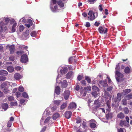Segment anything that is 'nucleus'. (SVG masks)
<instances>
[{
    "label": "nucleus",
    "instance_id": "nucleus-1",
    "mask_svg": "<svg viewBox=\"0 0 132 132\" xmlns=\"http://www.w3.org/2000/svg\"><path fill=\"white\" fill-rule=\"evenodd\" d=\"M5 23H4L3 22H1V23L0 33H1L3 31H5L7 29L6 26L10 21V19L7 18H5Z\"/></svg>",
    "mask_w": 132,
    "mask_h": 132
},
{
    "label": "nucleus",
    "instance_id": "nucleus-2",
    "mask_svg": "<svg viewBox=\"0 0 132 132\" xmlns=\"http://www.w3.org/2000/svg\"><path fill=\"white\" fill-rule=\"evenodd\" d=\"M115 73L116 78L117 81L120 82L125 80V79L123 78L124 75L118 71L116 70L115 72Z\"/></svg>",
    "mask_w": 132,
    "mask_h": 132
},
{
    "label": "nucleus",
    "instance_id": "nucleus-3",
    "mask_svg": "<svg viewBox=\"0 0 132 132\" xmlns=\"http://www.w3.org/2000/svg\"><path fill=\"white\" fill-rule=\"evenodd\" d=\"M98 30L101 34H106L107 32L108 29L103 26H101L99 27Z\"/></svg>",
    "mask_w": 132,
    "mask_h": 132
},
{
    "label": "nucleus",
    "instance_id": "nucleus-4",
    "mask_svg": "<svg viewBox=\"0 0 132 132\" xmlns=\"http://www.w3.org/2000/svg\"><path fill=\"white\" fill-rule=\"evenodd\" d=\"M20 61L21 62L23 63H26L28 61V59L26 54H24L21 55Z\"/></svg>",
    "mask_w": 132,
    "mask_h": 132
},
{
    "label": "nucleus",
    "instance_id": "nucleus-5",
    "mask_svg": "<svg viewBox=\"0 0 132 132\" xmlns=\"http://www.w3.org/2000/svg\"><path fill=\"white\" fill-rule=\"evenodd\" d=\"M88 18L89 19L90 21L94 20L95 18V16L94 15V13L93 11L90 10V11L88 13Z\"/></svg>",
    "mask_w": 132,
    "mask_h": 132
},
{
    "label": "nucleus",
    "instance_id": "nucleus-6",
    "mask_svg": "<svg viewBox=\"0 0 132 132\" xmlns=\"http://www.w3.org/2000/svg\"><path fill=\"white\" fill-rule=\"evenodd\" d=\"M76 104L74 102H72L70 104L68 108V110L71 111L75 110L76 108Z\"/></svg>",
    "mask_w": 132,
    "mask_h": 132
},
{
    "label": "nucleus",
    "instance_id": "nucleus-7",
    "mask_svg": "<svg viewBox=\"0 0 132 132\" xmlns=\"http://www.w3.org/2000/svg\"><path fill=\"white\" fill-rule=\"evenodd\" d=\"M72 114V112L70 111H66L64 113V115L65 117L67 119L70 118Z\"/></svg>",
    "mask_w": 132,
    "mask_h": 132
},
{
    "label": "nucleus",
    "instance_id": "nucleus-8",
    "mask_svg": "<svg viewBox=\"0 0 132 132\" xmlns=\"http://www.w3.org/2000/svg\"><path fill=\"white\" fill-rule=\"evenodd\" d=\"M14 78L16 80H18L22 78V76L20 75L19 73H16L14 75Z\"/></svg>",
    "mask_w": 132,
    "mask_h": 132
},
{
    "label": "nucleus",
    "instance_id": "nucleus-9",
    "mask_svg": "<svg viewBox=\"0 0 132 132\" xmlns=\"http://www.w3.org/2000/svg\"><path fill=\"white\" fill-rule=\"evenodd\" d=\"M70 92L69 90L65 91L64 93V98L65 100H67L69 97Z\"/></svg>",
    "mask_w": 132,
    "mask_h": 132
},
{
    "label": "nucleus",
    "instance_id": "nucleus-10",
    "mask_svg": "<svg viewBox=\"0 0 132 132\" xmlns=\"http://www.w3.org/2000/svg\"><path fill=\"white\" fill-rule=\"evenodd\" d=\"M99 83L104 87H106L108 86L107 82L106 79H105L103 80L100 81Z\"/></svg>",
    "mask_w": 132,
    "mask_h": 132
},
{
    "label": "nucleus",
    "instance_id": "nucleus-11",
    "mask_svg": "<svg viewBox=\"0 0 132 132\" xmlns=\"http://www.w3.org/2000/svg\"><path fill=\"white\" fill-rule=\"evenodd\" d=\"M122 95L120 93H118L117 94V96L116 98H115L114 101L115 102H119L121 99V97Z\"/></svg>",
    "mask_w": 132,
    "mask_h": 132
},
{
    "label": "nucleus",
    "instance_id": "nucleus-12",
    "mask_svg": "<svg viewBox=\"0 0 132 132\" xmlns=\"http://www.w3.org/2000/svg\"><path fill=\"white\" fill-rule=\"evenodd\" d=\"M128 123L125 120H121L119 123V125L121 127L127 126Z\"/></svg>",
    "mask_w": 132,
    "mask_h": 132
},
{
    "label": "nucleus",
    "instance_id": "nucleus-13",
    "mask_svg": "<svg viewBox=\"0 0 132 132\" xmlns=\"http://www.w3.org/2000/svg\"><path fill=\"white\" fill-rule=\"evenodd\" d=\"M32 21L31 19H29L27 21V23L25 25L28 28H29L32 25Z\"/></svg>",
    "mask_w": 132,
    "mask_h": 132
},
{
    "label": "nucleus",
    "instance_id": "nucleus-14",
    "mask_svg": "<svg viewBox=\"0 0 132 132\" xmlns=\"http://www.w3.org/2000/svg\"><path fill=\"white\" fill-rule=\"evenodd\" d=\"M15 50L14 46L12 45L10 46L9 47V50L10 51V54H13Z\"/></svg>",
    "mask_w": 132,
    "mask_h": 132
},
{
    "label": "nucleus",
    "instance_id": "nucleus-15",
    "mask_svg": "<svg viewBox=\"0 0 132 132\" xmlns=\"http://www.w3.org/2000/svg\"><path fill=\"white\" fill-rule=\"evenodd\" d=\"M61 89L60 87L58 86L55 87V92L57 95H59L60 94Z\"/></svg>",
    "mask_w": 132,
    "mask_h": 132
},
{
    "label": "nucleus",
    "instance_id": "nucleus-16",
    "mask_svg": "<svg viewBox=\"0 0 132 132\" xmlns=\"http://www.w3.org/2000/svg\"><path fill=\"white\" fill-rule=\"evenodd\" d=\"M11 89L9 88L8 87H6L4 88L3 91L5 94H7V93H10L11 91Z\"/></svg>",
    "mask_w": 132,
    "mask_h": 132
},
{
    "label": "nucleus",
    "instance_id": "nucleus-17",
    "mask_svg": "<svg viewBox=\"0 0 132 132\" xmlns=\"http://www.w3.org/2000/svg\"><path fill=\"white\" fill-rule=\"evenodd\" d=\"M8 72L4 70H0V75L3 76H6L8 74Z\"/></svg>",
    "mask_w": 132,
    "mask_h": 132
},
{
    "label": "nucleus",
    "instance_id": "nucleus-18",
    "mask_svg": "<svg viewBox=\"0 0 132 132\" xmlns=\"http://www.w3.org/2000/svg\"><path fill=\"white\" fill-rule=\"evenodd\" d=\"M61 86L62 88H65L67 86V81L66 80H64L61 83Z\"/></svg>",
    "mask_w": 132,
    "mask_h": 132
},
{
    "label": "nucleus",
    "instance_id": "nucleus-19",
    "mask_svg": "<svg viewBox=\"0 0 132 132\" xmlns=\"http://www.w3.org/2000/svg\"><path fill=\"white\" fill-rule=\"evenodd\" d=\"M7 70L10 73H12L13 72L14 70V68L13 66H10L7 67Z\"/></svg>",
    "mask_w": 132,
    "mask_h": 132
},
{
    "label": "nucleus",
    "instance_id": "nucleus-20",
    "mask_svg": "<svg viewBox=\"0 0 132 132\" xmlns=\"http://www.w3.org/2000/svg\"><path fill=\"white\" fill-rule=\"evenodd\" d=\"M59 114L58 113H56L53 115L52 118L53 120H55L59 117Z\"/></svg>",
    "mask_w": 132,
    "mask_h": 132
},
{
    "label": "nucleus",
    "instance_id": "nucleus-21",
    "mask_svg": "<svg viewBox=\"0 0 132 132\" xmlns=\"http://www.w3.org/2000/svg\"><path fill=\"white\" fill-rule=\"evenodd\" d=\"M68 71V69L67 67H65L63 68L62 70H61V72L62 73L65 74Z\"/></svg>",
    "mask_w": 132,
    "mask_h": 132
},
{
    "label": "nucleus",
    "instance_id": "nucleus-22",
    "mask_svg": "<svg viewBox=\"0 0 132 132\" xmlns=\"http://www.w3.org/2000/svg\"><path fill=\"white\" fill-rule=\"evenodd\" d=\"M57 3L61 7H63L64 6V3L60 0H58Z\"/></svg>",
    "mask_w": 132,
    "mask_h": 132
},
{
    "label": "nucleus",
    "instance_id": "nucleus-23",
    "mask_svg": "<svg viewBox=\"0 0 132 132\" xmlns=\"http://www.w3.org/2000/svg\"><path fill=\"white\" fill-rule=\"evenodd\" d=\"M131 71V70L128 67H127L125 68L124 70L125 73L126 74L129 73Z\"/></svg>",
    "mask_w": 132,
    "mask_h": 132
},
{
    "label": "nucleus",
    "instance_id": "nucleus-24",
    "mask_svg": "<svg viewBox=\"0 0 132 132\" xmlns=\"http://www.w3.org/2000/svg\"><path fill=\"white\" fill-rule=\"evenodd\" d=\"M117 117L121 119H123L125 117V115L123 113L121 112L118 114L117 116Z\"/></svg>",
    "mask_w": 132,
    "mask_h": 132
},
{
    "label": "nucleus",
    "instance_id": "nucleus-25",
    "mask_svg": "<svg viewBox=\"0 0 132 132\" xmlns=\"http://www.w3.org/2000/svg\"><path fill=\"white\" fill-rule=\"evenodd\" d=\"M94 104L96 105V108H98L100 107L101 104L100 102H99L98 100H95L94 102Z\"/></svg>",
    "mask_w": 132,
    "mask_h": 132
},
{
    "label": "nucleus",
    "instance_id": "nucleus-26",
    "mask_svg": "<svg viewBox=\"0 0 132 132\" xmlns=\"http://www.w3.org/2000/svg\"><path fill=\"white\" fill-rule=\"evenodd\" d=\"M72 72L70 71L66 75L65 78L67 79L70 78L71 77Z\"/></svg>",
    "mask_w": 132,
    "mask_h": 132
},
{
    "label": "nucleus",
    "instance_id": "nucleus-27",
    "mask_svg": "<svg viewBox=\"0 0 132 132\" xmlns=\"http://www.w3.org/2000/svg\"><path fill=\"white\" fill-rule=\"evenodd\" d=\"M8 107V105L7 103H4L2 104V107L3 109L4 110H7Z\"/></svg>",
    "mask_w": 132,
    "mask_h": 132
},
{
    "label": "nucleus",
    "instance_id": "nucleus-28",
    "mask_svg": "<svg viewBox=\"0 0 132 132\" xmlns=\"http://www.w3.org/2000/svg\"><path fill=\"white\" fill-rule=\"evenodd\" d=\"M112 114L111 113H109L106 115V117L107 119H108L109 118H111L112 117Z\"/></svg>",
    "mask_w": 132,
    "mask_h": 132
},
{
    "label": "nucleus",
    "instance_id": "nucleus-29",
    "mask_svg": "<svg viewBox=\"0 0 132 132\" xmlns=\"http://www.w3.org/2000/svg\"><path fill=\"white\" fill-rule=\"evenodd\" d=\"M17 25V23H15L13 24L12 26V31L13 32H14L15 31V28Z\"/></svg>",
    "mask_w": 132,
    "mask_h": 132
},
{
    "label": "nucleus",
    "instance_id": "nucleus-30",
    "mask_svg": "<svg viewBox=\"0 0 132 132\" xmlns=\"http://www.w3.org/2000/svg\"><path fill=\"white\" fill-rule=\"evenodd\" d=\"M61 101L60 100H56L54 101L53 103L54 104L57 105H58L60 104L61 103Z\"/></svg>",
    "mask_w": 132,
    "mask_h": 132
},
{
    "label": "nucleus",
    "instance_id": "nucleus-31",
    "mask_svg": "<svg viewBox=\"0 0 132 132\" xmlns=\"http://www.w3.org/2000/svg\"><path fill=\"white\" fill-rule=\"evenodd\" d=\"M85 79L86 80L88 83H90L91 82V80L90 78L88 76H86L85 77Z\"/></svg>",
    "mask_w": 132,
    "mask_h": 132
},
{
    "label": "nucleus",
    "instance_id": "nucleus-32",
    "mask_svg": "<svg viewBox=\"0 0 132 132\" xmlns=\"http://www.w3.org/2000/svg\"><path fill=\"white\" fill-rule=\"evenodd\" d=\"M131 91L130 89H126L123 90V92L125 94H126L129 93Z\"/></svg>",
    "mask_w": 132,
    "mask_h": 132
},
{
    "label": "nucleus",
    "instance_id": "nucleus-33",
    "mask_svg": "<svg viewBox=\"0 0 132 132\" xmlns=\"http://www.w3.org/2000/svg\"><path fill=\"white\" fill-rule=\"evenodd\" d=\"M24 28V27L23 25H21L19 26V30L20 32L22 31L23 30Z\"/></svg>",
    "mask_w": 132,
    "mask_h": 132
},
{
    "label": "nucleus",
    "instance_id": "nucleus-34",
    "mask_svg": "<svg viewBox=\"0 0 132 132\" xmlns=\"http://www.w3.org/2000/svg\"><path fill=\"white\" fill-rule=\"evenodd\" d=\"M123 111L124 113L125 114H127L129 112V109L128 108L126 107H125L123 109Z\"/></svg>",
    "mask_w": 132,
    "mask_h": 132
},
{
    "label": "nucleus",
    "instance_id": "nucleus-35",
    "mask_svg": "<svg viewBox=\"0 0 132 132\" xmlns=\"http://www.w3.org/2000/svg\"><path fill=\"white\" fill-rule=\"evenodd\" d=\"M7 86V84L6 82H4L1 85V87L2 89L4 88L5 87H6Z\"/></svg>",
    "mask_w": 132,
    "mask_h": 132
},
{
    "label": "nucleus",
    "instance_id": "nucleus-36",
    "mask_svg": "<svg viewBox=\"0 0 132 132\" xmlns=\"http://www.w3.org/2000/svg\"><path fill=\"white\" fill-rule=\"evenodd\" d=\"M89 125L90 127L92 128H95L96 126V124L94 122L91 123Z\"/></svg>",
    "mask_w": 132,
    "mask_h": 132
},
{
    "label": "nucleus",
    "instance_id": "nucleus-37",
    "mask_svg": "<svg viewBox=\"0 0 132 132\" xmlns=\"http://www.w3.org/2000/svg\"><path fill=\"white\" fill-rule=\"evenodd\" d=\"M91 94L93 96L95 97H96L97 96V93L96 91H93L92 92Z\"/></svg>",
    "mask_w": 132,
    "mask_h": 132
},
{
    "label": "nucleus",
    "instance_id": "nucleus-38",
    "mask_svg": "<svg viewBox=\"0 0 132 132\" xmlns=\"http://www.w3.org/2000/svg\"><path fill=\"white\" fill-rule=\"evenodd\" d=\"M29 34V31L28 30H26L24 33V35L25 37H27Z\"/></svg>",
    "mask_w": 132,
    "mask_h": 132
},
{
    "label": "nucleus",
    "instance_id": "nucleus-39",
    "mask_svg": "<svg viewBox=\"0 0 132 132\" xmlns=\"http://www.w3.org/2000/svg\"><path fill=\"white\" fill-rule=\"evenodd\" d=\"M75 59V57L74 56L71 57L69 59V61L70 63H72L73 61Z\"/></svg>",
    "mask_w": 132,
    "mask_h": 132
},
{
    "label": "nucleus",
    "instance_id": "nucleus-40",
    "mask_svg": "<svg viewBox=\"0 0 132 132\" xmlns=\"http://www.w3.org/2000/svg\"><path fill=\"white\" fill-rule=\"evenodd\" d=\"M126 97L128 98V100H129L132 98V93H130L126 96Z\"/></svg>",
    "mask_w": 132,
    "mask_h": 132
},
{
    "label": "nucleus",
    "instance_id": "nucleus-41",
    "mask_svg": "<svg viewBox=\"0 0 132 132\" xmlns=\"http://www.w3.org/2000/svg\"><path fill=\"white\" fill-rule=\"evenodd\" d=\"M22 96L25 98H27L28 96V95L26 92H24L23 93Z\"/></svg>",
    "mask_w": 132,
    "mask_h": 132
},
{
    "label": "nucleus",
    "instance_id": "nucleus-42",
    "mask_svg": "<svg viewBox=\"0 0 132 132\" xmlns=\"http://www.w3.org/2000/svg\"><path fill=\"white\" fill-rule=\"evenodd\" d=\"M67 106V104L66 103H63L61 106L60 108L61 110H63Z\"/></svg>",
    "mask_w": 132,
    "mask_h": 132
},
{
    "label": "nucleus",
    "instance_id": "nucleus-43",
    "mask_svg": "<svg viewBox=\"0 0 132 132\" xmlns=\"http://www.w3.org/2000/svg\"><path fill=\"white\" fill-rule=\"evenodd\" d=\"M83 78V75H79L77 77V79L78 80L80 81Z\"/></svg>",
    "mask_w": 132,
    "mask_h": 132
},
{
    "label": "nucleus",
    "instance_id": "nucleus-44",
    "mask_svg": "<svg viewBox=\"0 0 132 132\" xmlns=\"http://www.w3.org/2000/svg\"><path fill=\"white\" fill-rule=\"evenodd\" d=\"M127 100L125 99H122V104L124 105H126L127 104Z\"/></svg>",
    "mask_w": 132,
    "mask_h": 132
},
{
    "label": "nucleus",
    "instance_id": "nucleus-45",
    "mask_svg": "<svg viewBox=\"0 0 132 132\" xmlns=\"http://www.w3.org/2000/svg\"><path fill=\"white\" fill-rule=\"evenodd\" d=\"M30 35L32 37H35L36 35V32L34 31H32L30 33Z\"/></svg>",
    "mask_w": 132,
    "mask_h": 132
},
{
    "label": "nucleus",
    "instance_id": "nucleus-46",
    "mask_svg": "<svg viewBox=\"0 0 132 132\" xmlns=\"http://www.w3.org/2000/svg\"><path fill=\"white\" fill-rule=\"evenodd\" d=\"M125 130L124 128H120L117 130V132H124V130Z\"/></svg>",
    "mask_w": 132,
    "mask_h": 132
},
{
    "label": "nucleus",
    "instance_id": "nucleus-47",
    "mask_svg": "<svg viewBox=\"0 0 132 132\" xmlns=\"http://www.w3.org/2000/svg\"><path fill=\"white\" fill-rule=\"evenodd\" d=\"M76 122L77 123H80L81 121V118L79 117L77 118L76 119Z\"/></svg>",
    "mask_w": 132,
    "mask_h": 132
},
{
    "label": "nucleus",
    "instance_id": "nucleus-48",
    "mask_svg": "<svg viewBox=\"0 0 132 132\" xmlns=\"http://www.w3.org/2000/svg\"><path fill=\"white\" fill-rule=\"evenodd\" d=\"M8 100L9 101H12L14 100V98L13 96H10L8 97Z\"/></svg>",
    "mask_w": 132,
    "mask_h": 132
},
{
    "label": "nucleus",
    "instance_id": "nucleus-49",
    "mask_svg": "<svg viewBox=\"0 0 132 132\" xmlns=\"http://www.w3.org/2000/svg\"><path fill=\"white\" fill-rule=\"evenodd\" d=\"M10 105L11 106H17V103L16 101L14 102H11Z\"/></svg>",
    "mask_w": 132,
    "mask_h": 132
},
{
    "label": "nucleus",
    "instance_id": "nucleus-50",
    "mask_svg": "<svg viewBox=\"0 0 132 132\" xmlns=\"http://www.w3.org/2000/svg\"><path fill=\"white\" fill-rule=\"evenodd\" d=\"M24 53V52L21 50L17 51L16 52V54L18 55H21L22 54Z\"/></svg>",
    "mask_w": 132,
    "mask_h": 132
},
{
    "label": "nucleus",
    "instance_id": "nucleus-51",
    "mask_svg": "<svg viewBox=\"0 0 132 132\" xmlns=\"http://www.w3.org/2000/svg\"><path fill=\"white\" fill-rule=\"evenodd\" d=\"M15 95L17 98L19 97L21 95V93L19 92H17L15 93Z\"/></svg>",
    "mask_w": 132,
    "mask_h": 132
},
{
    "label": "nucleus",
    "instance_id": "nucleus-52",
    "mask_svg": "<svg viewBox=\"0 0 132 132\" xmlns=\"http://www.w3.org/2000/svg\"><path fill=\"white\" fill-rule=\"evenodd\" d=\"M15 57L14 56H10L9 58L10 60L13 61L14 60Z\"/></svg>",
    "mask_w": 132,
    "mask_h": 132
},
{
    "label": "nucleus",
    "instance_id": "nucleus-53",
    "mask_svg": "<svg viewBox=\"0 0 132 132\" xmlns=\"http://www.w3.org/2000/svg\"><path fill=\"white\" fill-rule=\"evenodd\" d=\"M18 90L19 91L23 92L24 91V88L23 87L20 86Z\"/></svg>",
    "mask_w": 132,
    "mask_h": 132
},
{
    "label": "nucleus",
    "instance_id": "nucleus-54",
    "mask_svg": "<svg viewBox=\"0 0 132 132\" xmlns=\"http://www.w3.org/2000/svg\"><path fill=\"white\" fill-rule=\"evenodd\" d=\"M25 100L24 99H21L20 100V103L22 105H24Z\"/></svg>",
    "mask_w": 132,
    "mask_h": 132
},
{
    "label": "nucleus",
    "instance_id": "nucleus-55",
    "mask_svg": "<svg viewBox=\"0 0 132 132\" xmlns=\"http://www.w3.org/2000/svg\"><path fill=\"white\" fill-rule=\"evenodd\" d=\"M51 119V117H48L44 121V123L48 122Z\"/></svg>",
    "mask_w": 132,
    "mask_h": 132
},
{
    "label": "nucleus",
    "instance_id": "nucleus-56",
    "mask_svg": "<svg viewBox=\"0 0 132 132\" xmlns=\"http://www.w3.org/2000/svg\"><path fill=\"white\" fill-rule=\"evenodd\" d=\"M102 4H100L98 6V9L101 12H102L103 10V9L102 7Z\"/></svg>",
    "mask_w": 132,
    "mask_h": 132
},
{
    "label": "nucleus",
    "instance_id": "nucleus-57",
    "mask_svg": "<svg viewBox=\"0 0 132 132\" xmlns=\"http://www.w3.org/2000/svg\"><path fill=\"white\" fill-rule=\"evenodd\" d=\"M113 88L112 86H110L108 87L107 88V90L108 91H110L112 90Z\"/></svg>",
    "mask_w": 132,
    "mask_h": 132
},
{
    "label": "nucleus",
    "instance_id": "nucleus-58",
    "mask_svg": "<svg viewBox=\"0 0 132 132\" xmlns=\"http://www.w3.org/2000/svg\"><path fill=\"white\" fill-rule=\"evenodd\" d=\"M81 83L82 85H83L84 86H86V81L84 80H82L81 81Z\"/></svg>",
    "mask_w": 132,
    "mask_h": 132
},
{
    "label": "nucleus",
    "instance_id": "nucleus-59",
    "mask_svg": "<svg viewBox=\"0 0 132 132\" xmlns=\"http://www.w3.org/2000/svg\"><path fill=\"white\" fill-rule=\"evenodd\" d=\"M92 88L93 89H94L97 90V91H99V90L98 88L95 86H94L92 87Z\"/></svg>",
    "mask_w": 132,
    "mask_h": 132
},
{
    "label": "nucleus",
    "instance_id": "nucleus-60",
    "mask_svg": "<svg viewBox=\"0 0 132 132\" xmlns=\"http://www.w3.org/2000/svg\"><path fill=\"white\" fill-rule=\"evenodd\" d=\"M97 0H88L89 2L90 3V4H93L95 3Z\"/></svg>",
    "mask_w": 132,
    "mask_h": 132
},
{
    "label": "nucleus",
    "instance_id": "nucleus-61",
    "mask_svg": "<svg viewBox=\"0 0 132 132\" xmlns=\"http://www.w3.org/2000/svg\"><path fill=\"white\" fill-rule=\"evenodd\" d=\"M120 63H119L118 64L116 65V67L115 68V69L116 70H118L120 69V66L119 64H120Z\"/></svg>",
    "mask_w": 132,
    "mask_h": 132
},
{
    "label": "nucleus",
    "instance_id": "nucleus-62",
    "mask_svg": "<svg viewBox=\"0 0 132 132\" xmlns=\"http://www.w3.org/2000/svg\"><path fill=\"white\" fill-rule=\"evenodd\" d=\"M6 79V77L3 76H0V80L3 81L5 80Z\"/></svg>",
    "mask_w": 132,
    "mask_h": 132
},
{
    "label": "nucleus",
    "instance_id": "nucleus-63",
    "mask_svg": "<svg viewBox=\"0 0 132 132\" xmlns=\"http://www.w3.org/2000/svg\"><path fill=\"white\" fill-rule=\"evenodd\" d=\"M82 125L83 126V127L84 128H85L87 126L86 123L84 121H83L82 123Z\"/></svg>",
    "mask_w": 132,
    "mask_h": 132
},
{
    "label": "nucleus",
    "instance_id": "nucleus-64",
    "mask_svg": "<svg viewBox=\"0 0 132 132\" xmlns=\"http://www.w3.org/2000/svg\"><path fill=\"white\" fill-rule=\"evenodd\" d=\"M15 69L17 71L20 70H21V68L19 66H17L15 67Z\"/></svg>",
    "mask_w": 132,
    "mask_h": 132
}]
</instances>
